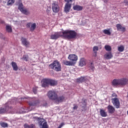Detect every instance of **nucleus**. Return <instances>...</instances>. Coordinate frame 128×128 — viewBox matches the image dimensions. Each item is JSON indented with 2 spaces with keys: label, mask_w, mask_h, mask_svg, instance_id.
<instances>
[{
  "label": "nucleus",
  "mask_w": 128,
  "mask_h": 128,
  "mask_svg": "<svg viewBox=\"0 0 128 128\" xmlns=\"http://www.w3.org/2000/svg\"><path fill=\"white\" fill-rule=\"evenodd\" d=\"M60 36H63L64 38L67 40H74L78 36V33L74 30H66L62 32H56L54 34L50 36L51 40H58Z\"/></svg>",
  "instance_id": "nucleus-1"
},
{
  "label": "nucleus",
  "mask_w": 128,
  "mask_h": 128,
  "mask_svg": "<svg viewBox=\"0 0 128 128\" xmlns=\"http://www.w3.org/2000/svg\"><path fill=\"white\" fill-rule=\"evenodd\" d=\"M48 96L50 100H55L56 102H62L64 100V97L63 96L58 97L54 91H49L48 93Z\"/></svg>",
  "instance_id": "nucleus-2"
},
{
  "label": "nucleus",
  "mask_w": 128,
  "mask_h": 128,
  "mask_svg": "<svg viewBox=\"0 0 128 128\" xmlns=\"http://www.w3.org/2000/svg\"><path fill=\"white\" fill-rule=\"evenodd\" d=\"M42 82V88H46V86H48V84L52 86H56V84H58V82L55 80L48 78L43 79Z\"/></svg>",
  "instance_id": "nucleus-3"
},
{
  "label": "nucleus",
  "mask_w": 128,
  "mask_h": 128,
  "mask_svg": "<svg viewBox=\"0 0 128 128\" xmlns=\"http://www.w3.org/2000/svg\"><path fill=\"white\" fill-rule=\"evenodd\" d=\"M49 68L54 70H56V72H60L62 70V66L58 60H54L52 64H50Z\"/></svg>",
  "instance_id": "nucleus-4"
},
{
  "label": "nucleus",
  "mask_w": 128,
  "mask_h": 128,
  "mask_svg": "<svg viewBox=\"0 0 128 128\" xmlns=\"http://www.w3.org/2000/svg\"><path fill=\"white\" fill-rule=\"evenodd\" d=\"M64 1L67 3L65 4L64 10L65 12L68 14L70 10V8H72V4H70V2H72V0H64Z\"/></svg>",
  "instance_id": "nucleus-5"
},
{
  "label": "nucleus",
  "mask_w": 128,
  "mask_h": 128,
  "mask_svg": "<svg viewBox=\"0 0 128 128\" xmlns=\"http://www.w3.org/2000/svg\"><path fill=\"white\" fill-rule=\"evenodd\" d=\"M52 10L53 12L56 14L60 12V6H58V3L56 2H54L52 4Z\"/></svg>",
  "instance_id": "nucleus-6"
},
{
  "label": "nucleus",
  "mask_w": 128,
  "mask_h": 128,
  "mask_svg": "<svg viewBox=\"0 0 128 128\" xmlns=\"http://www.w3.org/2000/svg\"><path fill=\"white\" fill-rule=\"evenodd\" d=\"M68 60H70V62H72L74 66L78 61V56L74 54H70L68 56Z\"/></svg>",
  "instance_id": "nucleus-7"
},
{
  "label": "nucleus",
  "mask_w": 128,
  "mask_h": 128,
  "mask_svg": "<svg viewBox=\"0 0 128 128\" xmlns=\"http://www.w3.org/2000/svg\"><path fill=\"white\" fill-rule=\"evenodd\" d=\"M112 104L115 108H120V100L115 98L112 99Z\"/></svg>",
  "instance_id": "nucleus-8"
},
{
  "label": "nucleus",
  "mask_w": 128,
  "mask_h": 128,
  "mask_svg": "<svg viewBox=\"0 0 128 128\" xmlns=\"http://www.w3.org/2000/svg\"><path fill=\"white\" fill-rule=\"evenodd\" d=\"M128 84V78H122L119 79V84L121 86H124Z\"/></svg>",
  "instance_id": "nucleus-9"
},
{
  "label": "nucleus",
  "mask_w": 128,
  "mask_h": 128,
  "mask_svg": "<svg viewBox=\"0 0 128 128\" xmlns=\"http://www.w3.org/2000/svg\"><path fill=\"white\" fill-rule=\"evenodd\" d=\"M18 8L22 14H28V11L26 10V9H24V5H22V4H19Z\"/></svg>",
  "instance_id": "nucleus-10"
},
{
  "label": "nucleus",
  "mask_w": 128,
  "mask_h": 128,
  "mask_svg": "<svg viewBox=\"0 0 128 128\" xmlns=\"http://www.w3.org/2000/svg\"><path fill=\"white\" fill-rule=\"evenodd\" d=\"M21 42H22V44H23V46H24L26 48H28V46H30V42L28 41V40H26V38L24 37H22L21 38Z\"/></svg>",
  "instance_id": "nucleus-11"
},
{
  "label": "nucleus",
  "mask_w": 128,
  "mask_h": 128,
  "mask_svg": "<svg viewBox=\"0 0 128 128\" xmlns=\"http://www.w3.org/2000/svg\"><path fill=\"white\" fill-rule=\"evenodd\" d=\"M10 108L8 106H6L4 108H0V114H6L8 112Z\"/></svg>",
  "instance_id": "nucleus-12"
},
{
  "label": "nucleus",
  "mask_w": 128,
  "mask_h": 128,
  "mask_svg": "<svg viewBox=\"0 0 128 128\" xmlns=\"http://www.w3.org/2000/svg\"><path fill=\"white\" fill-rule=\"evenodd\" d=\"M108 114H114L116 112V109L112 106L108 105L107 107Z\"/></svg>",
  "instance_id": "nucleus-13"
},
{
  "label": "nucleus",
  "mask_w": 128,
  "mask_h": 128,
  "mask_svg": "<svg viewBox=\"0 0 128 128\" xmlns=\"http://www.w3.org/2000/svg\"><path fill=\"white\" fill-rule=\"evenodd\" d=\"M112 86H120V79H114L112 80Z\"/></svg>",
  "instance_id": "nucleus-14"
},
{
  "label": "nucleus",
  "mask_w": 128,
  "mask_h": 128,
  "mask_svg": "<svg viewBox=\"0 0 128 128\" xmlns=\"http://www.w3.org/2000/svg\"><path fill=\"white\" fill-rule=\"evenodd\" d=\"M26 26L28 28H30V30H34L36 29V24L35 23L32 24V23H28L26 24Z\"/></svg>",
  "instance_id": "nucleus-15"
},
{
  "label": "nucleus",
  "mask_w": 128,
  "mask_h": 128,
  "mask_svg": "<svg viewBox=\"0 0 128 128\" xmlns=\"http://www.w3.org/2000/svg\"><path fill=\"white\" fill-rule=\"evenodd\" d=\"M116 27L117 28L118 30H120L123 32H126V28L122 27V26L120 24H117L116 25Z\"/></svg>",
  "instance_id": "nucleus-16"
},
{
  "label": "nucleus",
  "mask_w": 128,
  "mask_h": 128,
  "mask_svg": "<svg viewBox=\"0 0 128 128\" xmlns=\"http://www.w3.org/2000/svg\"><path fill=\"white\" fill-rule=\"evenodd\" d=\"M100 114L101 116H102V118H106V116H108V114L104 109H100Z\"/></svg>",
  "instance_id": "nucleus-17"
},
{
  "label": "nucleus",
  "mask_w": 128,
  "mask_h": 128,
  "mask_svg": "<svg viewBox=\"0 0 128 128\" xmlns=\"http://www.w3.org/2000/svg\"><path fill=\"white\" fill-rule=\"evenodd\" d=\"M83 8H82V6L78 5L74 6H73V10H78V11L82 10Z\"/></svg>",
  "instance_id": "nucleus-18"
},
{
  "label": "nucleus",
  "mask_w": 128,
  "mask_h": 128,
  "mask_svg": "<svg viewBox=\"0 0 128 128\" xmlns=\"http://www.w3.org/2000/svg\"><path fill=\"white\" fill-rule=\"evenodd\" d=\"M104 58L106 60H110V58H112V52L107 53L104 56Z\"/></svg>",
  "instance_id": "nucleus-19"
},
{
  "label": "nucleus",
  "mask_w": 128,
  "mask_h": 128,
  "mask_svg": "<svg viewBox=\"0 0 128 128\" xmlns=\"http://www.w3.org/2000/svg\"><path fill=\"white\" fill-rule=\"evenodd\" d=\"M63 64L65 66H74V63L72 62L71 61H68V60H64L63 61Z\"/></svg>",
  "instance_id": "nucleus-20"
},
{
  "label": "nucleus",
  "mask_w": 128,
  "mask_h": 128,
  "mask_svg": "<svg viewBox=\"0 0 128 128\" xmlns=\"http://www.w3.org/2000/svg\"><path fill=\"white\" fill-rule=\"evenodd\" d=\"M98 50V46H94L93 48V52H94V54H93V56L94 58H96V54H97V52Z\"/></svg>",
  "instance_id": "nucleus-21"
},
{
  "label": "nucleus",
  "mask_w": 128,
  "mask_h": 128,
  "mask_svg": "<svg viewBox=\"0 0 128 128\" xmlns=\"http://www.w3.org/2000/svg\"><path fill=\"white\" fill-rule=\"evenodd\" d=\"M79 66H86V59L82 58L80 60Z\"/></svg>",
  "instance_id": "nucleus-22"
},
{
  "label": "nucleus",
  "mask_w": 128,
  "mask_h": 128,
  "mask_svg": "<svg viewBox=\"0 0 128 128\" xmlns=\"http://www.w3.org/2000/svg\"><path fill=\"white\" fill-rule=\"evenodd\" d=\"M12 66L14 70L16 71L18 70V64L15 62H12Z\"/></svg>",
  "instance_id": "nucleus-23"
},
{
  "label": "nucleus",
  "mask_w": 128,
  "mask_h": 128,
  "mask_svg": "<svg viewBox=\"0 0 128 128\" xmlns=\"http://www.w3.org/2000/svg\"><path fill=\"white\" fill-rule=\"evenodd\" d=\"M24 128H36V125L34 124H31L28 125V124H25L24 125Z\"/></svg>",
  "instance_id": "nucleus-24"
},
{
  "label": "nucleus",
  "mask_w": 128,
  "mask_h": 128,
  "mask_svg": "<svg viewBox=\"0 0 128 128\" xmlns=\"http://www.w3.org/2000/svg\"><path fill=\"white\" fill-rule=\"evenodd\" d=\"M86 80V78H84V77H81L80 78H78L77 79L76 82H84Z\"/></svg>",
  "instance_id": "nucleus-25"
},
{
  "label": "nucleus",
  "mask_w": 128,
  "mask_h": 128,
  "mask_svg": "<svg viewBox=\"0 0 128 128\" xmlns=\"http://www.w3.org/2000/svg\"><path fill=\"white\" fill-rule=\"evenodd\" d=\"M38 103V101H34L33 102H29L28 104L30 106H36L37 104Z\"/></svg>",
  "instance_id": "nucleus-26"
},
{
  "label": "nucleus",
  "mask_w": 128,
  "mask_h": 128,
  "mask_svg": "<svg viewBox=\"0 0 128 128\" xmlns=\"http://www.w3.org/2000/svg\"><path fill=\"white\" fill-rule=\"evenodd\" d=\"M104 34H107L108 36H110L112 34V33L110 32V30H103Z\"/></svg>",
  "instance_id": "nucleus-27"
},
{
  "label": "nucleus",
  "mask_w": 128,
  "mask_h": 128,
  "mask_svg": "<svg viewBox=\"0 0 128 128\" xmlns=\"http://www.w3.org/2000/svg\"><path fill=\"white\" fill-rule=\"evenodd\" d=\"M6 30L8 32H12V26H6Z\"/></svg>",
  "instance_id": "nucleus-28"
},
{
  "label": "nucleus",
  "mask_w": 128,
  "mask_h": 128,
  "mask_svg": "<svg viewBox=\"0 0 128 128\" xmlns=\"http://www.w3.org/2000/svg\"><path fill=\"white\" fill-rule=\"evenodd\" d=\"M118 50L120 52H122L124 50V46H118Z\"/></svg>",
  "instance_id": "nucleus-29"
},
{
  "label": "nucleus",
  "mask_w": 128,
  "mask_h": 128,
  "mask_svg": "<svg viewBox=\"0 0 128 128\" xmlns=\"http://www.w3.org/2000/svg\"><path fill=\"white\" fill-rule=\"evenodd\" d=\"M104 48L107 52H110L112 50V47L108 45L105 46Z\"/></svg>",
  "instance_id": "nucleus-30"
},
{
  "label": "nucleus",
  "mask_w": 128,
  "mask_h": 128,
  "mask_svg": "<svg viewBox=\"0 0 128 128\" xmlns=\"http://www.w3.org/2000/svg\"><path fill=\"white\" fill-rule=\"evenodd\" d=\"M0 125L1 126H2V128H8V124L4 122H0Z\"/></svg>",
  "instance_id": "nucleus-31"
},
{
  "label": "nucleus",
  "mask_w": 128,
  "mask_h": 128,
  "mask_svg": "<svg viewBox=\"0 0 128 128\" xmlns=\"http://www.w3.org/2000/svg\"><path fill=\"white\" fill-rule=\"evenodd\" d=\"M14 3V0H8V6H10Z\"/></svg>",
  "instance_id": "nucleus-32"
},
{
  "label": "nucleus",
  "mask_w": 128,
  "mask_h": 128,
  "mask_svg": "<svg viewBox=\"0 0 128 128\" xmlns=\"http://www.w3.org/2000/svg\"><path fill=\"white\" fill-rule=\"evenodd\" d=\"M42 128H48V125L46 122H45L42 125Z\"/></svg>",
  "instance_id": "nucleus-33"
},
{
  "label": "nucleus",
  "mask_w": 128,
  "mask_h": 128,
  "mask_svg": "<svg viewBox=\"0 0 128 128\" xmlns=\"http://www.w3.org/2000/svg\"><path fill=\"white\" fill-rule=\"evenodd\" d=\"M23 58H24V60H26V62H28V56H24L23 57Z\"/></svg>",
  "instance_id": "nucleus-34"
},
{
  "label": "nucleus",
  "mask_w": 128,
  "mask_h": 128,
  "mask_svg": "<svg viewBox=\"0 0 128 128\" xmlns=\"http://www.w3.org/2000/svg\"><path fill=\"white\" fill-rule=\"evenodd\" d=\"M90 67L91 68V70H94V65H92V62H91L90 64Z\"/></svg>",
  "instance_id": "nucleus-35"
},
{
  "label": "nucleus",
  "mask_w": 128,
  "mask_h": 128,
  "mask_svg": "<svg viewBox=\"0 0 128 128\" xmlns=\"http://www.w3.org/2000/svg\"><path fill=\"white\" fill-rule=\"evenodd\" d=\"M36 88H33V92H34V94H36Z\"/></svg>",
  "instance_id": "nucleus-36"
},
{
  "label": "nucleus",
  "mask_w": 128,
  "mask_h": 128,
  "mask_svg": "<svg viewBox=\"0 0 128 128\" xmlns=\"http://www.w3.org/2000/svg\"><path fill=\"white\" fill-rule=\"evenodd\" d=\"M112 96H113V98H117L118 97V95H116L115 93H114L112 94Z\"/></svg>",
  "instance_id": "nucleus-37"
},
{
  "label": "nucleus",
  "mask_w": 128,
  "mask_h": 128,
  "mask_svg": "<svg viewBox=\"0 0 128 128\" xmlns=\"http://www.w3.org/2000/svg\"><path fill=\"white\" fill-rule=\"evenodd\" d=\"M74 106L73 110H76L78 108V106H76V104H74Z\"/></svg>",
  "instance_id": "nucleus-38"
},
{
  "label": "nucleus",
  "mask_w": 128,
  "mask_h": 128,
  "mask_svg": "<svg viewBox=\"0 0 128 128\" xmlns=\"http://www.w3.org/2000/svg\"><path fill=\"white\" fill-rule=\"evenodd\" d=\"M64 123H62V124L60 125V127L62 128V127L64 126Z\"/></svg>",
  "instance_id": "nucleus-39"
},
{
  "label": "nucleus",
  "mask_w": 128,
  "mask_h": 128,
  "mask_svg": "<svg viewBox=\"0 0 128 128\" xmlns=\"http://www.w3.org/2000/svg\"><path fill=\"white\" fill-rule=\"evenodd\" d=\"M104 2H108V0H104Z\"/></svg>",
  "instance_id": "nucleus-40"
},
{
  "label": "nucleus",
  "mask_w": 128,
  "mask_h": 128,
  "mask_svg": "<svg viewBox=\"0 0 128 128\" xmlns=\"http://www.w3.org/2000/svg\"><path fill=\"white\" fill-rule=\"evenodd\" d=\"M124 4H128V2H126V1H124Z\"/></svg>",
  "instance_id": "nucleus-41"
},
{
  "label": "nucleus",
  "mask_w": 128,
  "mask_h": 128,
  "mask_svg": "<svg viewBox=\"0 0 128 128\" xmlns=\"http://www.w3.org/2000/svg\"><path fill=\"white\" fill-rule=\"evenodd\" d=\"M58 128H62V127L60 126H58Z\"/></svg>",
  "instance_id": "nucleus-42"
},
{
  "label": "nucleus",
  "mask_w": 128,
  "mask_h": 128,
  "mask_svg": "<svg viewBox=\"0 0 128 128\" xmlns=\"http://www.w3.org/2000/svg\"><path fill=\"white\" fill-rule=\"evenodd\" d=\"M2 24H4V22H2Z\"/></svg>",
  "instance_id": "nucleus-43"
},
{
  "label": "nucleus",
  "mask_w": 128,
  "mask_h": 128,
  "mask_svg": "<svg viewBox=\"0 0 128 128\" xmlns=\"http://www.w3.org/2000/svg\"><path fill=\"white\" fill-rule=\"evenodd\" d=\"M40 125L42 126V124Z\"/></svg>",
  "instance_id": "nucleus-44"
}]
</instances>
